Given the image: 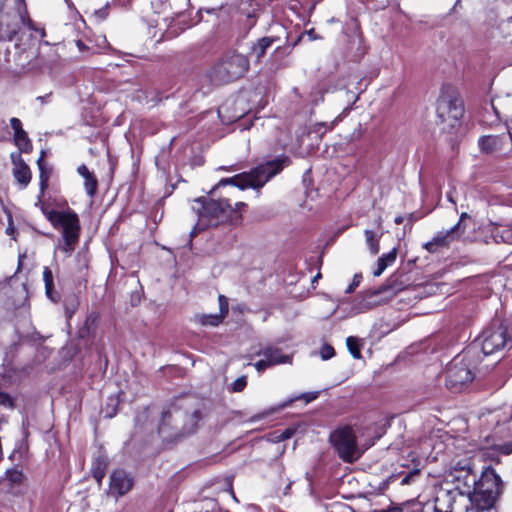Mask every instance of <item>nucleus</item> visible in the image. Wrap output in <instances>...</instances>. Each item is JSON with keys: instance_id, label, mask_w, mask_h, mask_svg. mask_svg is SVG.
<instances>
[{"instance_id": "nucleus-1", "label": "nucleus", "mask_w": 512, "mask_h": 512, "mask_svg": "<svg viewBox=\"0 0 512 512\" xmlns=\"http://www.w3.org/2000/svg\"><path fill=\"white\" fill-rule=\"evenodd\" d=\"M288 165L287 158L275 159L268 161L264 164H260L256 168L252 169L250 172H245L241 174H237L230 178H224L220 180L210 191L211 194H214L220 188L225 187L227 185H233L235 187L240 188L241 190L246 188H260L266 182H268L272 177L278 174L282 169Z\"/></svg>"}, {"instance_id": "nucleus-2", "label": "nucleus", "mask_w": 512, "mask_h": 512, "mask_svg": "<svg viewBox=\"0 0 512 512\" xmlns=\"http://www.w3.org/2000/svg\"><path fill=\"white\" fill-rule=\"evenodd\" d=\"M198 207H193L198 213V222L190 232L194 237L198 232L227 221L233 212V208L228 199H218L205 201L203 198L195 200Z\"/></svg>"}, {"instance_id": "nucleus-3", "label": "nucleus", "mask_w": 512, "mask_h": 512, "mask_svg": "<svg viewBox=\"0 0 512 512\" xmlns=\"http://www.w3.org/2000/svg\"><path fill=\"white\" fill-rule=\"evenodd\" d=\"M248 69L249 60L245 55L229 52L210 70L208 76L215 85H222L239 79Z\"/></svg>"}, {"instance_id": "nucleus-4", "label": "nucleus", "mask_w": 512, "mask_h": 512, "mask_svg": "<svg viewBox=\"0 0 512 512\" xmlns=\"http://www.w3.org/2000/svg\"><path fill=\"white\" fill-rule=\"evenodd\" d=\"M48 220L55 228L62 229L64 245L61 250L70 254L79 240V218L73 211L51 210L46 213Z\"/></svg>"}, {"instance_id": "nucleus-5", "label": "nucleus", "mask_w": 512, "mask_h": 512, "mask_svg": "<svg viewBox=\"0 0 512 512\" xmlns=\"http://www.w3.org/2000/svg\"><path fill=\"white\" fill-rule=\"evenodd\" d=\"M463 111V102L454 92L441 93L436 113L443 129L456 127L463 116Z\"/></svg>"}, {"instance_id": "nucleus-6", "label": "nucleus", "mask_w": 512, "mask_h": 512, "mask_svg": "<svg viewBox=\"0 0 512 512\" xmlns=\"http://www.w3.org/2000/svg\"><path fill=\"white\" fill-rule=\"evenodd\" d=\"M488 483H492L493 487L488 486L485 490L476 492L471 498L476 512L490 510L502 491L501 479L494 471L486 472L482 477V486Z\"/></svg>"}, {"instance_id": "nucleus-7", "label": "nucleus", "mask_w": 512, "mask_h": 512, "mask_svg": "<svg viewBox=\"0 0 512 512\" xmlns=\"http://www.w3.org/2000/svg\"><path fill=\"white\" fill-rule=\"evenodd\" d=\"M468 354L469 352L462 358L456 357L447 368L446 386L453 392L462 391L474 378Z\"/></svg>"}, {"instance_id": "nucleus-8", "label": "nucleus", "mask_w": 512, "mask_h": 512, "mask_svg": "<svg viewBox=\"0 0 512 512\" xmlns=\"http://www.w3.org/2000/svg\"><path fill=\"white\" fill-rule=\"evenodd\" d=\"M330 440L344 461L351 463L360 458L362 451L357 446L355 434L350 427H343L334 431Z\"/></svg>"}, {"instance_id": "nucleus-9", "label": "nucleus", "mask_w": 512, "mask_h": 512, "mask_svg": "<svg viewBox=\"0 0 512 512\" xmlns=\"http://www.w3.org/2000/svg\"><path fill=\"white\" fill-rule=\"evenodd\" d=\"M507 329L503 325L490 328L483 333L482 352L491 355L505 348L508 343Z\"/></svg>"}, {"instance_id": "nucleus-10", "label": "nucleus", "mask_w": 512, "mask_h": 512, "mask_svg": "<svg viewBox=\"0 0 512 512\" xmlns=\"http://www.w3.org/2000/svg\"><path fill=\"white\" fill-rule=\"evenodd\" d=\"M461 235L460 223H457L449 230L437 232L430 241L423 245V248L429 253H436L442 248H448L450 244L458 240Z\"/></svg>"}, {"instance_id": "nucleus-11", "label": "nucleus", "mask_w": 512, "mask_h": 512, "mask_svg": "<svg viewBox=\"0 0 512 512\" xmlns=\"http://www.w3.org/2000/svg\"><path fill=\"white\" fill-rule=\"evenodd\" d=\"M12 175L21 189H25L32 180V172L20 153H11Z\"/></svg>"}, {"instance_id": "nucleus-12", "label": "nucleus", "mask_w": 512, "mask_h": 512, "mask_svg": "<svg viewBox=\"0 0 512 512\" xmlns=\"http://www.w3.org/2000/svg\"><path fill=\"white\" fill-rule=\"evenodd\" d=\"M132 487V480L123 470H116L110 477V489L119 495H124Z\"/></svg>"}, {"instance_id": "nucleus-13", "label": "nucleus", "mask_w": 512, "mask_h": 512, "mask_svg": "<svg viewBox=\"0 0 512 512\" xmlns=\"http://www.w3.org/2000/svg\"><path fill=\"white\" fill-rule=\"evenodd\" d=\"M406 284L398 276H391L385 284L373 292L374 295L387 294V298H392L400 291L404 290Z\"/></svg>"}, {"instance_id": "nucleus-14", "label": "nucleus", "mask_w": 512, "mask_h": 512, "mask_svg": "<svg viewBox=\"0 0 512 512\" xmlns=\"http://www.w3.org/2000/svg\"><path fill=\"white\" fill-rule=\"evenodd\" d=\"M220 313L198 316V321L204 326H218L228 313V303L223 295L219 296Z\"/></svg>"}, {"instance_id": "nucleus-15", "label": "nucleus", "mask_w": 512, "mask_h": 512, "mask_svg": "<svg viewBox=\"0 0 512 512\" xmlns=\"http://www.w3.org/2000/svg\"><path fill=\"white\" fill-rule=\"evenodd\" d=\"M45 152L41 151L40 156L37 160V166L39 169V186H40V195L38 197V200H41L42 195L44 194L45 190L48 188V182L51 175V168H49L45 161Z\"/></svg>"}, {"instance_id": "nucleus-16", "label": "nucleus", "mask_w": 512, "mask_h": 512, "mask_svg": "<svg viewBox=\"0 0 512 512\" xmlns=\"http://www.w3.org/2000/svg\"><path fill=\"white\" fill-rule=\"evenodd\" d=\"M257 356H262L267 360L279 361V364L291 363L292 357L284 355L279 348L266 346L255 353Z\"/></svg>"}, {"instance_id": "nucleus-17", "label": "nucleus", "mask_w": 512, "mask_h": 512, "mask_svg": "<svg viewBox=\"0 0 512 512\" xmlns=\"http://www.w3.org/2000/svg\"><path fill=\"white\" fill-rule=\"evenodd\" d=\"M481 151L485 153H494L503 147V138L496 135H487L479 139Z\"/></svg>"}, {"instance_id": "nucleus-18", "label": "nucleus", "mask_w": 512, "mask_h": 512, "mask_svg": "<svg viewBox=\"0 0 512 512\" xmlns=\"http://www.w3.org/2000/svg\"><path fill=\"white\" fill-rule=\"evenodd\" d=\"M493 238L497 243L512 244V226L504 225L493 230Z\"/></svg>"}, {"instance_id": "nucleus-19", "label": "nucleus", "mask_w": 512, "mask_h": 512, "mask_svg": "<svg viewBox=\"0 0 512 512\" xmlns=\"http://www.w3.org/2000/svg\"><path fill=\"white\" fill-rule=\"evenodd\" d=\"M14 142L20 150L18 153H29L32 151V143L25 130L19 134L14 135Z\"/></svg>"}, {"instance_id": "nucleus-20", "label": "nucleus", "mask_w": 512, "mask_h": 512, "mask_svg": "<svg viewBox=\"0 0 512 512\" xmlns=\"http://www.w3.org/2000/svg\"><path fill=\"white\" fill-rule=\"evenodd\" d=\"M364 235L370 252L376 255L380 249L379 237L372 230H365Z\"/></svg>"}, {"instance_id": "nucleus-21", "label": "nucleus", "mask_w": 512, "mask_h": 512, "mask_svg": "<svg viewBox=\"0 0 512 512\" xmlns=\"http://www.w3.org/2000/svg\"><path fill=\"white\" fill-rule=\"evenodd\" d=\"M346 345H347V348L349 350V352L351 353V355L353 356V358L355 359H360L361 358V343H360V340L356 337H353V336H349L347 339H346Z\"/></svg>"}, {"instance_id": "nucleus-22", "label": "nucleus", "mask_w": 512, "mask_h": 512, "mask_svg": "<svg viewBox=\"0 0 512 512\" xmlns=\"http://www.w3.org/2000/svg\"><path fill=\"white\" fill-rule=\"evenodd\" d=\"M273 40L268 37H264L260 39L257 44L253 46V51L257 57V59H261L266 53L267 48H269L272 44Z\"/></svg>"}, {"instance_id": "nucleus-23", "label": "nucleus", "mask_w": 512, "mask_h": 512, "mask_svg": "<svg viewBox=\"0 0 512 512\" xmlns=\"http://www.w3.org/2000/svg\"><path fill=\"white\" fill-rule=\"evenodd\" d=\"M97 186H98V182L93 174L91 176H89V178L87 177L86 179H84V187H85L86 193L89 196H91V197L94 196V194L96 193V190H97Z\"/></svg>"}, {"instance_id": "nucleus-24", "label": "nucleus", "mask_w": 512, "mask_h": 512, "mask_svg": "<svg viewBox=\"0 0 512 512\" xmlns=\"http://www.w3.org/2000/svg\"><path fill=\"white\" fill-rule=\"evenodd\" d=\"M275 365H279V361L267 360L264 357L262 359H260L259 361H257L256 363H254V367L258 372H263L267 368H270Z\"/></svg>"}, {"instance_id": "nucleus-25", "label": "nucleus", "mask_w": 512, "mask_h": 512, "mask_svg": "<svg viewBox=\"0 0 512 512\" xmlns=\"http://www.w3.org/2000/svg\"><path fill=\"white\" fill-rule=\"evenodd\" d=\"M43 280L45 283L46 293L49 295L53 289V275L52 271L48 267L44 268Z\"/></svg>"}, {"instance_id": "nucleus-26", "label": "nucleus", "mask_w": 512, "mask_h": 512, "mask_svg": "<svg viewBox=\"0 0 512 512\" xmlns=\"http://www.w3.org/2000/svg\"><path fill=\"white\" fill-rule=\"evenodd\" d=\"M105 462L98 461L96 466L93 469V477L100 484L103 477L105 476Z\"/></svg>"}, {"instance_id": "nucleus-27", "label": "nucleus", "mask_w": 512, "mask_h": 512, "mask_svg": "<svg viewBox=\"0 0 512 512\" xmlns=\"http://www.w3.org/2000/svg\"><path fill=\"white\" fill-rule=\"evenodd\" d=\"M6 475L9 481L13 484H20L24 478L23 473L21 471L14 469L8 470Z\"/></svg>"}, {"instance_id": "nucleus-28", "label": "nucleus", "mask_w": 512, "mask_h": 512, "mask_svg": "<svg viewBox=\"0 0 512 512\" xmlns=\"http://www.w3.org/2000/svg\"><path fill=\"white\" fill-rule=\"evenodd\" d=\"M335 355L334 348L328 344H324L320 350V356L323 360H328Z\"/></svg>"}, {"instance_id": "nucleus-29", "label": "nucleus", "mask_w": 512, "mask_h": 512, "mask_svg": "<svg viewBox=\"0 0 512 512\" xmlns=\"http://www.w3.org/2000/svg\"><path fill=\"white\" fill-rule=\"evenodd\" d=\"M246 384H247L246 377H245V376H242V377H240V378L236 379V380L233 382V384H232V390H233L234 392H240V391H242V390L245 388Z\"/></svg>"}, {"instance_id": "nucleus-30", "label": "nucleus", "mask_w": 512, "mask_h": 512, "mask_svg": "<svg viewBox=\"0 0 512 512\" xmlns=\"http://www.w3.org/2000/svg\"><path fill=\"white\" fill-rule=\"evenodd\" d=\"M396 257H397V248H393L390 252L381 256V258L387 262L388 266L392 265L395 262Z\"/></svg>"}, {"instance_id": "nucleus-31", "label": "nucleus", "mask_w": 512, "mask_h": 512, "mask_svg": "<svg viewBox=\"0 0 512 512\" xmlns=\"http://www.w3.org/2000/svg\"><path fill=\"white\" fill-rule=\"evenodd\" d=\"M10 125L11 128L14 130V135L24 131V129L22 128L21 121L16 117L10 119Z\"/></svg>"}, {"instance_id": "nucleus-32", "label": "nucleus", "mask_w": 512, "mask_h": 512, "mask_svg": "<svg viewBox=\"0 0 512 512\" xmlns=\"http://www.w3.org/2000/svg\"><path fill=\"white\" fill-rule=\"evenodd\" d=\"M387 267V262L380 257L377 262V269L373 272V275L376 277L380 276Z\"/></svg>"}, {"instance_id": "nucleus-33", "label": "nucleus", "mask_w": 512, "mask_h": 512, "mask_svg": "<svg viewBox=\"0 0 512 512\" xmlns=\"http://www.w3.org/2000/svg\"><path fill=\"white\" fill-rule=\"evenodd\" d=\"M387 267V262L380 257L377 262V269L373 272V275L376 277L380 276Z\"/></svg>"}, {"instance_id": "nucleus-34", "label": "nucleus", "mask_w": 512, "mask_h": 512, "mask_svg": "<svg viewBox=\"0 0 512 512\" xmlns=\"http://www.w3.org/2000/svg\"><path fill=\"white\" fill-rule=\"evenodd\" d=\"M387 267V262L380 257L377 262V269L373 272V275L376 277L380 276Z\"/></svg>"}, {"instance_id": "nucleus-35", "label": "nucleus", "mask_w": 512, "mask_h": 512, "mask_svg": "<svg viewBox=\"0 0 512 512\" xmlns=\"http://www.w3.org/2000/svg\"><path fill=\"white\" fill-rule=\"evenodd\" d=\"M387 267V262L380 257L377 262V269L373 272V275L376 277L380 276Z\"/></svg>"}, {"instance_id": "nucleus-36", "label": "nucleus", "mask_w": 512, "mask_h": 512, "mask_svg": "<svg viewBox=\"0 0 512 512\" xmlns=\"http://www.w3.org/2000/svg\"><path fill=\"white\" fill-rule=\"evenodd\" d=\"M419 474V470L417 469H414L412 471H410L408 474H406L402 480H401V484L402 485H408L412 482L413 478L418 476Z\"/></svg>"}, {"instance_id": "nucleus-37", "label": "nucleus", "mask_w": 512, "mask_h": 512, "mask_svg": "<svg viewBox=\"0 0 512 512\" xmlns=\"http://www.w3.org/2000/svg\"><path fill=\"white\" fill-rule=\"evenodd\" d=\"M0 404L6 407H12L13 399L10 397L9 394L0 392Z\"/></svg>"}, {"instance_id": "nucleus-38", "label": "nucleus", "mask_w": 512, "mask_h": 512, "mask_svg": "<svg viewBox=\"0 0 512 512\" xmlns=\"http://www.w3.org/2000/svg\"><path fill=\"white\" fill-rule=\"evenodd\" d=\"M506 102H511L512 103V97L507 96L505 98H499V99H497V104L496 105L493 103V108H494V110H495V112L497 114L500 113L499 110H498L499 107H502L503 104H505Z\"/></svg>"}, {"instance_id": "nucleus-39", "label": "nucleus", "mask_w": 512, "mask_h": 512, "mask_svg": "<svg viewBox=\"0 0 512 512\" xmlns=\"http://www.w3.org/2000/svg\"><path fill=\"white\" fill-rule=\"evenodd\" d=\"M17 31H18V22L16 21L7 32H3L2 36L11 40L12 37L17 33Z\"/></svg>"}, {"instance_id": "nucleus-40", "label": "nucleus", "mask_w": 512, "mask_h": 512, "mask_svg": "<svg viewBox=\"0 0 512 512\" xmlns=\"http://www.w3.org/2000/svg\"><path fill=\"white\" fill-rule=\"evenodd\" d=\"M77 172L79 175H81L84 179L92 175V173L89 171L86 165L82 164L77 168Z\"/></svg>"}, {"instance_id": "nucleus-41", "label": "nucleus", "mask_w": 512, "mask_h": 512, "mask_svg": "<svg viewBox=\"0 0 512 512\" xmlns=\"http://www.w3.org/2000/svg\"><path fill=\"white\" fill-rule=\"evenodd\" d=\"M77 172L79 175H81L84 179L92 175V173L89 171L86 165L82 164L77 168Z\"/></svg>"}, {"instance_id": "nucleus-42", "label": "nucleus", "mask_w": 512, "mask_h": 512, "mask_svg": "<svg viewBox=\"0 0 512 512\" xmlns=\"http://www.w3.org/2000/svg\"><path fill=\"white\" fill-rule=\"evenodd\" d=\"M361 278L362 276L361 275H358L356 274L353 278V282L349 285L348 289H347V292L350 293L352 292L360 283L361 281Z\"/></svg>"}, {"instance_id": "nucleus-43", "label": "nucleus", "mask_w": 512, "mask_h": 512, "mask_svg": "<svg viewBox=\"0 0 512 512\" xmlns=\"http://www.w3.org/2000/svg\"><path fill=\"white\" fill-rule=\"evenodd\" d=\"M295 430L292 429V428H286L285 430L281 431V434H282V439L283 440H286V439H289L290 437H292V435L294 434Z\"/></svg>"}, {"instance_id": "nucleus-44", "label": "nucleus", "mask_w": 512, "mask_h": 512, "mask_svg": "<svg viewBox=\"0 0 512 512\" xmlns=\"http://www.w3.org/2000/svg\"><path fill=\"white\" fill-rule=\"evenodd\" d=\"M271 441H273V442H281V441H284V440L282 439L281 431H275V432L271 435Z\"/></svg>"}, {"instance_id": "nucleus-45", "label": "nucleus", "mask_w": 512, "mask_h": 512, "mask_svg": "<svg viewBox=\"0 0 512 512\" xmlns=\"http://www.w3.org/2000/svg\"><path fill=\"white\" fill-rule=\"evenodd\" d=\"M192 419H193V425L192 427L188 430V432H191L194 430V427L196 425V422L200 419V414L198 411H195L192 415Z\"/></svg>"}, {"instance_id": "nucleus-46", "label": "nucleus", "mask_w": 512, "mask_h": 512, "mask_svg": "<svg viewBox=\"0 0 512 512\" xmlns=\"http://www.w3.org/2000/svg\"><path fill=\"white\" fill-rule=\"evenodd\" d=\"M303 398L306 399V401H311L317 398V393H311V394H304Z\"/></svg>"}, {"instance_id": "nucleus-47", "label": "nucleus", "mask_w": 512, "mask_h": 512, "mask_svg": "<svg viewBox=\"0 0 512 512\" xmlns=\"http://www.w3.org/2000/svg\"><path fill=\"white\" fill-rule=\"evenodd\" d=\"M435 512H451V510L447 509L445 511H443L440 507H439V499L436 500V505H435V509H434Z\"/></svg>"}, {"instance_id": "nucleus-48", "label": "nucleus", "mask_w": 512, "mask_h": 512, "mask_svg": "<svg viewBox=\"0 0 512 512\" xmlns=\"http://www.w3.org/2000/svg\"><path fill=\"white\" fill-rule=\"evenodd\" d=\"M467 217H468V214H467L466 212L462 213V214L460 215V219H459L458 223H460V224H461V222H462L465 218H467ZM460 232H462V233H463V232H464V229H461V228H460Z\"/></svg>"}, {"instance_id": "nucleus-49", "label": "nucleus", "mask_w": 512, "mask_h": 512, "mask_svg": "<svg viewBox=\"0 0 512 512\" xmlns=\"http://www.w3.org/2000/svg\"><path fill=\"white\" fill-rule=\"evenodd\" d=\"M246 204L244 202H236L235 203V210H240L241 208L245 207Z\"/></svg>"}, {"instance_id": "nucleus-50", "label": "nucleus", "mask_w": 512, "mask_h": 512, "mask_svg": "<svg viewBox=\"0 0 512 512\" xmlns=\"http://www.w3.org/2000/svg\"><path fill=\"white\" fill-rule=\"evenodd\" d=\"M394 221L396 224H401L403 221V218L401 216H397Z\"/></svg>"}, {"instance_id": "nucleus-51", "label": "nucleus", "mask_w": 512, "mask_h": 512, "mask_svg": "<svg viewBox=\"0 0 512 512\" xmlns=\"http://www.w3.org/2000/svg\"><path fill=\"white\" fill-rule=\"evenodd\" d=\"M320 277H321V274H320V273H318V274L314 277V280L319 279Z\"/></svg>"}, {"instance_id": "nucleus-52", "label": "nucleus", "mask_w": 512, "mask_h": 512, "mask_svg": "<svg viewBox=\"0 0 512 512\" xmlns=\"http://www.w3.org/2000/svg\"><path fill=\"white\" fill-rule=\"evenodd\" d=\"M6 231L8 234H10L12 232V228L8 227Z\"/></svg>"}]
</instances>
